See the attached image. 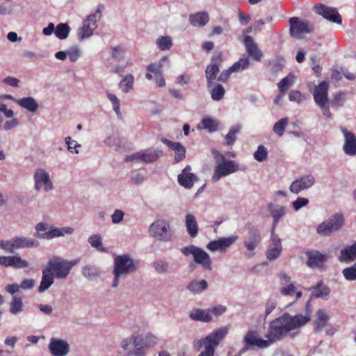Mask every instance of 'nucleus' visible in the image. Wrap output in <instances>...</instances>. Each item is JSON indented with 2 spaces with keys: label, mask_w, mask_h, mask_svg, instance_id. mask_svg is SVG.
Segmentation results:
<instances>
[{
  "label": "nucleus",
  "mask_w": 356,
  "mask_h": 356,
  "mask_svg": "<svg viewBox=\"0 0 356 356\" xmlns=\"http://www.w3.org/2000/svg\"><path fill=\"white\" fill-rule=\"evenodd\" d=\"M134 76L131 74H127L122 77L119 83V88L124 93L129 92L134 88Z\"/></svg>",
  "instance_id": "nucleus-39"
},
{
  "label": "nucleus",
  "mask_w": 356,
  "mask_h": 356,
  "mask_svg": "<svg viewBox=\"0 0 356 356\" xmlns=\"http://www.w3.org/2000/svg\"><path fill=\"white\" fill-rule=\"evenodd\" d=\"M338 260L343 263H350L356 260V242L343 248L338 257Z\"/></svg>",
  "instance_id": "nucleus-29"
},
{
  "label": "nucleus",
  "mask_w": 356,
  "mask_h": 356,
  "mask_svg": "<svg viewBox=\"0 0 356 356\" xmlns=\"http://www.w3.org/2000/svg\"><path fill=\"white\" fill-rule=\"evenodd\" d=\"M268 150L264 145H259L254 153V158L259 162H262L267 159Z\"/></svg>",
  "instance_id": "nucleus-57"
},
{
  "label": "nucleus",
  "mask_w": 356,
  "mask_h": 356,
  "mask_svg": "<svg viewBox=\"0 0 356 356\" xmlns=\"http://www.w3.org/2000/svg\"><path fill=\"white\" fill-rule=\"evenodd\" d=\"M271 216L273 218L272 232H275V228L279 222L280 219L284 217L286 212L287 208L282 205H273L270 204L268 207Z\"/></svg>",
  "instance_id": "nucleus-30"
},
{
  "label": "nucleus",
  "mask_w": 356,
  "mask_h": 356,
  "mask_svg": "<svg viewBox=\"0 0 356 356\" xmlns=\"http://www.w3.org/2000/svg\"><path fill=\"white\" fill-rule=\"evenodd\" d=\"M16 103L29 112L35 113L39 108L37 101L32 97L17 99Z\"/></svg>",
  "instance_id": "nucleus-33"
},
{
  "label": "nucleus",
  "mask_w": 356,
  "mask_h": 356,
  "mask_svg": "<svg viewBox=\"0 0 356 356\" xmlns=\"http://www.w3.org/2000/svg\"><path fill=\"white\" fill-rule=\"evenodd\" d=\"M124 212L121 209H115L111 215V221L113 224H118L124 219Z\"/></svg>",
  "instance_id": "nucleus-64"
},
{
  "label": "nucleus",
  "mask_w": 356,
  "mask_h": 356,
  "mask_svg": "<svg viewBox=\"0 0 356 356\" xmlns=\"http://www.w3.org/2000/svg\"><path fill=\"white\" fill-rule=\"evenodd\" d=\"M342 274L348 281L356 280V262L351 266L345 268L342 270Z\"/></svg>",
  "instance_id": "nucleus-54"
},
{
  "label": "nucleus",
  "mask_w": 356,
  "mask_h": 356,
  "mask_svg": "<svg viewBox=\"0 0 356 356\" xmlns=\"http://www.w3.org/2000/svg\"><path fill=\"white\" fill-rule=\"evenodd\" d=\"M209 21V15L207 11L197 12L189 15V22L194 27H204Z\"/></svg>",
  "instance_id": "nucleus-28"
},
{
  "label": "nucleus",
  "mask_w": 356,
  "mask_h": 356,
  "mask_svg": "<svg viewBox=\"0 0 356 356\" xmlns=\"http://www.w3.org/2000/svg\"><path fill=\"white\" fill-rule=\"evenodd\" d=\"M67 56L72 62H75L81 56V50L76 47H74L67 50Z\"/></svg>",
  "instance_id": "nucleus-63"
},
{
  "label": "nucleus",
  "mask_w": 356,
  "mask_h": 356,
  "mask_svg": "<svg viewBox=\"0 0 356 356\" xmlns=\"http://www.w3.org/2000/svg\"><path fill=\"white\" fill-rule=\"evenodd\" d=\"M295 83V75L289 73L286 76L283 78L278 83L277 87L280 92H286V90Z\"/></svg>",
  "instance_id": "nucleus-43"
},
{
  "label": "nucleus",
  "mask_w": 356,
  "mask_h": 356,
  "mask_svg": "<svg viewBox=\"0 0 356 356\" xmlns=\"http://www.w3.org/2000/svg\"><path fill=\"white\" fill-rule=\"evenodd\" d=\"M48 346L53 356H66L70 352V345L63 339L52 338Z\"/></svg>",
  "instance_id": "nucleus-21"
},
{
  "label": "nucleus",
  "mask_w": 356,
  "mask_h": 356,
  "mask_svg": "<svg viewBox=\"0 0 356 356\" xmlns=\"http://www.w3.org/2000/svg\"><path fill=\"white\" fill-rule=\"evenodd\" d=\"M102 17V12L97 8L93 13L90 14L83 21V26L77 30V38L79 40L89 38L93 35L97 27V22Z\"/></svg>",
  "instance_id": "nucleus-11"
},
{
  "label": "nucleus",
  "mask_w": 356,
  "mask_h": 356,
  "mask_svg": "<svg viewBox=\"0 0 356 356\" xmlns=\"http://www.w3.org/2000/svg\"><path fill=\"white\" fill-rule=\"evenodd\" d=\"M218 122L211 118L207 116L197 125L199 129H207L209 132H215L218 129Z\"/></svg>",
  "instance_id": "nucleus-40"
},
{
  "label": "nucleus",
  "mask_w": 356,
  "mask_h": 356,
  "mask_svg": "<svg viewBox=\"0 0 356 356\" xmlns=\"http://www.w3.org/2000/svg\"><path fill=\"white\" fill-rule=\"evenodd\" d=\"M161 153L162 152L159 149H147L128 156L127 161H131L137 159L145 163H150L156 161L160 157Z\"/></svg>",
  "instance_id": "nucleus-18"
},
{
  "label": "nucleus",
  "mask_w": 356,
  "mask_h": 356,
  "mask_svg": "<svg viewBox=\"0 0 356 356\" xmlns=\"http://www.w3.org/2000/svg\"><path fill=\"white\" fill-rule=\"evenodd\" d=\"M208 288V283L205 280H193L188 286L187 289L193 294H199Z\"/></svg>",
  "instance_id": "nucleus-37"
},
{
  "label": "nucleus",
  "mask_w": 356,
  "mask_h": 356,
  "mask_svg": "<svg viewBox=\"0 0 356 356\" xmlns=\"http://www.w3.org/2000/svg\"><path fill=\"white\" fill-rule=\"evenodd\" d=\"M70 30L71 29L67 24L60 23L55 27L54 33L58 39L65 40L68 37Z\"/></svg>",
  "instance_id": "nucleus-45"
},
{
  "label": "nucleus",
  "mask_w": 356,
  "mask_h": 356,
  "mask_svg": "<svg viewBox=\"0 0 356 356\" xmlns=\"http://www.w3.org/2000/svg\"><path fill=\"white\" fill-rule=\"evenodd\" d=\"M228 327H222L211 332L207 337L194 341V348L199 351L202 346L204 350L199 356H214L215 349L218 346L220 341L228 333Z\"/></svg>",
  "instance_id": "nucleus-4"
},
{
  "label": "nucleus",
  "mask_w": 356,
  "mask_h": 356,
  "mask_svg": "<svg viewBox=\"0 0 356 356\" xmlns=\"http://www.w3.org/2000/svg\"><path fill=\"white\" fill-rule=\"evenodd\" d=\"M189 317L192 320L206 323L212 321V316H211L209 309H196L195 311L191 312L189 314Z\"/></svg>",
  "instance_id": "nucleus-38"
},
{
  "label": "nucleus",
  "mask_w": 356,
  "mask_h": 356,
  "mask_svg": "<svg viewBox=\"0 0 356 356\" xmlns=\"http://www.w3.org/2000/svg\"><path fill=\"white\" fill-rule=\"evenodd\" d=\"M219 66L216 65H209L205 70V75L207 81V87L211 88L213 85V81L216 79V75L219 72Z\"/></svg>",
  "instance_id": "nucleus-42"
},
{
  "label": "nucleus",
  "mask_w": 356,
  "mask_h": 356,
  "mask_svg": "<svg viewBox=\"0 0 356 356\" xmlns=\"http://www.w3.org/2000/svg\"><path fill=\"white\" fill-rule=\"evenodd\" d=\"M244 44L248 55L251 56L254 60L260 61L263 56V54L261 51L258 48L257 43L253 40L252 37L248 35L245 36Z\"/></svg>",
  "instance_id": "nucleus-27"
},
{
  "label": "nucleus",
  "mask_w": 356,
  "mask_h": 356,
  "mask_svg": "<svg viewBox=\"0 0 356 356\" xmlns=\"http://www.w3.org/2000/svg\"><path fill=\"white\" fill-rule=\"evenodd\" d=\"M40 242L31 237L17 236L8 240H0V249L6 252L14 253L20 249L37 248Z\"/></svg>",
  "instance_id": "nucleus-5"
},
{
  "label": "nucleus",
  "mask_w": 356,
  "mask_h": 356,
  "mask_svg": "<svg viewBox=\"0 0 356 356\" xmlns=\"http://www.w3.org/2000/svg\"><path fill=\"white\" fill-rule=\"evenodd\" d=\"M248 234L243 241L245 248L244 254L247 258L250 259L255 255V250L261 243L262 237L259 229L254 226L248 225Z\"/></svg>",
  "instance_id": "nucleus-10"
},
{
  "label": "nucleus",
  "mask_w": 356,
  "mask_h": 356,
  "mask_svg": "<svg viewBox=\"0 0 356 356\" xmlns=\"http://www.w3.org/2000/svg\"><path fill=\"white\" fill-rule=\"evenodd\" d=\"M34 189L36 191L48 193L53 190L54 185L49 173L44 169L38 168L33 174Z\"/></svg>",
  "instance_id": "nucleus-13"
},
{
  "label": "nucleus",
  "mask_w": 356,
  "mask_h": 356,
  "mask_svg": "<svg viewBox=\"0 0 356 356\" xmlns=\"http://www.w3.org/2000/svg\"><path fill=\"white\" fill-rule=\"evenodd\" d=\"M19 125V121L16 118H11L10 120L6 121L1 124V128L5 131H8L17 127Z\"/></svg>",
  "instance_id": "nucleus-59"
},
{
  "label": "nucleus",
  "mask_w": 356,
  "mask_h": 356,
  "mask_svg": "<svg viewBox=\"0 0 356 356\" xmlns=\"http://www.w3.org/2000/svg\"><path fill=\"white\" fill-rule=\"evenodd\" d=\"M309 320V316L307 315L291 316L288 313H284L270 323L265 337L270 339L272 343L287 336L293 337L298 334V330Z\"/></svg>",
  "instance_id": "nucleus-1"
},
{
  "label": "nucleus",
  "mask_w": 356,
  "mask_h": 356,
  "mask_svg": "<svg viewBox=\"0 0 356 356\" xmlns=\"http://www.w3.org/2000/svg\"><path fill=\"white\" fill-rule=\"evenodd\" d=\"M148 232L151 237L165 242L170 241L172 236L170 224L163 219L154 221L149 225Z\"/></svg>",
  "instance_id": "nucleus-9"
},
{
  "label": "nucleus",
  "mask_w": 356,
  "mask_h": 356,
  "mask_svg": "<svg viewBox=\"0 0 356 356\" xmlns=\"http://www.w3.org/2000/svg\"><path fill=\"white\" fill-rule=\"evenodd\" d=\"M107 97L112 103L113 109L116 113V115L118 117L121 116L120 103L119 99L115 95L110 92H107Z\"/></svg>",
  "instance_id": "nucleus-56"
},
{
  "label": "nucleus",
  "mask_w": 356,
  "mask_h": 356,
  "mask_svg": "<svg viewBox=\"0 0 356 356\" xmlns=\"http://www.w3.org/2000/svg\"><path fill=\"white\" fill-rule=\"evenodd\" d=\"M77 260L68 261L56 256L50 258L44 268L56 279H65L71 269L77 264Z\"/></svg>",
  "instance_id": "nucleus-6"
},
{
  "label": "nucleus",
  "mask_w": 356,
  "mask_h": 356,
  "mask_svg": "<svg viewBox=\"0 0 356 356\" xmlns=\"http://www.w3.org/2000/svg\"><path fill=\"white\" fill-rule=\"evenodd\" d=\"M65 142L67 145V149L72 154H79L78 147H81V145L77 143L76 140H72L71 137L67 136L65 138Z\"/></svg>",
  "instance_id": "nucleus-58"
},
{
  "label": "nucleus",
  "mask_w": 356,
  "mask_h": 356,
  "mask_svg": "<svg viewBox=\"0 0 356 356\" xmlns=\"http://www.w3.org/2000/svg\"><path fill=\"white\" fill-rule=\"evenodd\" d=\"M181 252L186 257L193 256L195 263L200 266L204 270H212V259L209 253L202 248L191 245L181 248Z\"/></svg>",
  "instance_id": "nucleus-7"
},
{
  "label": "nucleus",
  "mask_w": 356,
  "mask_h": 356,
  "mask_svg": "<svg viewBox=\"0 0 356 356\" xmlns=\"http://www.w3.org/2000/svg\"><path fill=\"white\" fill-rule=\"evenodd\" d=\"M163 143L166 144L172 149L175 151V159L177 162H179L184 159L185 157L186 148L178 142H172L168 139H163Z\"/></svg>",
  "instance_id": "nucleus-36"
},
{
  "label": "nucleus",
  "mask_w": 356,
  "mask_h": 356,
  "mask_svg": "<svg viewBox=\"0 0 356 356\" xmlns=\"http://www.w3.org/2000/svg\"><path fill=\"white\" fill-rule=\"evenodd\" d=\"M289 100L297 103H300L306 99L304 95L299 90H291L289 95Z\"/></svg>",
  "instance_id": "nucleus-61"
},
{
  "label": "nucleus",
  "mask_w": 356,
  "mask_h": 356,
  "mask_svg": "<svg viewBox=\"0 0 356 356\" xmlns=\"http://www.w3.org/2000/svg\"><path fill=\"white\" fill-rule=\"evenodd\" d=\"M185 225L189 236L195 238L197 236L199 229L196 218L192 213H188L185 217Z\"/></svg>",
  "instance_id": "nucleus-32"
},
{
  "label": "nucleus",
  "mask_w": 356,
  "mask_h": 356,
  "mask_svg": "<svg viewBox=\"0 0 356 356\" xmlns=\"http://www.w3.org/2000/svg\"><path fill=\"white\" fill-rule=\"evenodd\" d=\"M314 11L330 22L339 24L342 22L341 16L335 8L328 7L324 4H318L314 6Z\"/></svg>",
  "instance_id": "nucleus-20"
},
{
  "label": "nucleus",
  "mask_w": 356,
  "mask_h": 356,
  "mask_svg": "<svg viewBox=\"0 0 356 356\" xmlns=\"http://www.w3.org/2000/svg\"><path fill=\"white\" fill-rule=\"evenodd\" d=\"M309 290L314 291L311 294V298H325L330 293V289L323 281H319L315 286H312Z\"/></svg>",
  "instance_id": "nucleus-35"
},
{
  "label": "nucleus",
  "mask_w": 356,
  "mask_h": 356,
  "mask_svg": "<svg viewBox=\"0 0 356 356\" xmlns=\"http://www.w3.org/2000/svg\"><path fill=\"white\" fill-rule=\"evenodd\" d=\"M222 162H217L212 176L213 182L218 181L221 177H226L239 170L238 165L233 160H225L223 155H220Z\"/></svg>",
  "instance_id": "nucleus-12"
},
{
  "label": "nucleus",
  "mask_w": 356,
  "mask_h": 356,
  "mask_svg": "<svg viewBox=\"0 0 356 356\" xmlns=\"http://www.w3.org/2000/svg\"><path fill=\"white\" fill-rule=\"evenodd\" d=\"M0 266L4 268L24 269L29 268L30 263L19 254L1 256L0 255Z\"/></svg>",
  "instance_id": "nucleus-17"
},
{
  "label": "nucleus",
  "mask_w": 356,
  "mask_h": 356,
  "mask_svg": "<svg viewBox=\"0 0 356 356\" xmlns=\"http://www.w3.org/2000/svg\"><path fill=\"white\" fill-rule=\"evenodd\" d=\"M154 267L159 273H167L169 270V264L168 262L159 260L154 263Z\"/></svg>",
  "instance_id": "nucleus-60"
},
{
  "label": "nucleus",
  "mask_w": 356,
  "mask_h": 356,
  "mask_svg": "<svg viewBox=\"0 0 356 356\" xmlns=\"http://www.w3.org/2000/svg\"><path fill=\"white\" fill-rule=\"evenodd\" d=\"M10 312L13 315H17L23 311V302L22 298L13 296L10 304Z\"/></svg>",
  "instance_id": "nucleus-48"
},
{
  "label": "nucleus",
  "mask_w": 356,
  "mask_h": 356,
  "mask_svg": "<svg viewBox=\"0 0 356 356\" xmlns=\"http://www.w3.org/2000/svg\"><path fill=\"white\" fill-rule=\"evenodd\" d=\"M54 275L44 268L42 270V279L38 287V292L43 293L47 291L54 284Z\"/></svg>",
  "instance_id": "nucleus-34"
},
{
  "label": "nucleus",
  "mask_w": 356,
  "mask_h": 356,
  "mask_svg": "<svg viewBox=\"0 0 356 356\" xmlns=\"http://www.w3.org/2000/svg\"><path fill=\"white\" fill-rule=\"evenodd\" d=\"M156 343V338L152 334L143 337L135 334L128 339H123L120 345L127 356H145L148 349Z\"/></svg>",
  "instance_id": "nucleus-2"
},
{
  "label": "nucleus",
  "mask_w": 356,
  "mask_h": 356,
  "mask_svg": "<svg viewBox=\"0 0 356 356\" xmlns=\"http://www.w3.org/2000/svg\"><path fill=\"white\" fill-rule=\"evenodd\" d=\"M328 87L329 84L326 81H322L315 86L312 95L317 105L328 103Z\"/></svg>",
  "instance_id": "nucleus-25"
},
{
  "label": "nucleus",
  "mask_w": 356,
  "mask_h": 356,
  "mask_svg": "<svg viewBox=\"0 0 356 356\" xmlns=\"http://www.w3.org/2000/svg\"><path fill=\"white\" fill-rule=\"evenodd\" d=\"M36 236L39 238L46 240H50L54 238L60 237V228L51 227L47 232L37 234Z\"/></svg>",
  "instance_id": "nucleus-49"
},
{
  "label": "nucleus",
  "mask_w": 356,
  "mask_h": 356,
  "mask_svg": "<svg viewBox=\"0 0 356 356\" xmlns=\"http://www.w3.org/2000/svg\"><path fill=\"white\" fill-rule=\"evenodd\" d=\"M82 275L87 279L93 280L100 276L101 272L94 266H86L82 268Z\"/></svg>",
  "instance_id": "nucleus-46"
},
{
  "label": "nucleus",
  "mask_w": 356,
  "mask_h": 356,
  "mask_svg": "<svg viewBox=\"0 0 356 356\" xmlns=\"http://www.w3.org/2000/svg\"><path fill=\"white\" fill-rule=\"evenodd\" d=\"M250 65V59L247 55H243L240 59L231 66V71L238 72L243 71L249 67Z\"/></svg>",
  "instance_id": "nucleus-41"
},
{
  "label": "nucleus",
  "mask_w": 356,
  "mask_h": 356,
  "mask_svg": "<svg viewBox=\"0 0 356 356\" xmlns=\"http://www.w3.org/2000/svg\"><path fill=\"white\" fill-rule=\"evenodd\" d=\"M330 316L322 309H318L316 314L314 321V329L317 331H322L328 325Z\"/></svg>",
  "instance_id": "nucleus-31"
},
{
  "label": "nucleus",
  "mask_w": 356,
  "mask_h": 356,
  "mask_svg": "<svg viewBox=\"0 0 356 356\" xmlns=\"http://www.w3.org/2000/svg\"><path fill=\"white\" fill-rule=\"evenodd\" d=\"M241 129L240 125H236L232 127L228 134L225 136L226 144L229 146L233 145L236 140V134H238Z\"/></svg>",
  "instance_id": "nucleus-52"
},
{
  "label": "nucleus",
  "mask_w": 356,
  "mask_h": 356,
  "mask_svg": "<svg viewBox=\"0 0 356 356\" xmlns=\"http://www.w3.org/2000/svg\"><path fill=\"white\" fill-rule=\"evenodd\" d=\"M210 88V94L213 100L220 101L223 98L225 90L222 85L213 83V85Z\"/></svg>",
  "instance_id": "nucleus-44"
},
{
  "label": "nucleus",
  "mask_w": 356,
  "mask_h": 356,
  "mask_svg": "<svg viewBox=\"0 0 356 356\" xmlns=\"http://www.w3.org/2000/svg\"><path fill=\"white\" fill-rule=\"evenodd\" d=\"M282 250L281 241L275 232H272L270 243L266 251V258L270 261L277 259Z\"/></svg>",
  "instance_id": "nucleus-22"
},
{
  "label": "nucleus",
  "mask_w": 356,
  "mask_h": 356,
  "mask_svg": "<svg viewBox=\"0 0 356 356\" xmlns=\"http://www.w3.org/2000/svg\"><path fill=\"white\" fill-rule=\"evenodd\" d=\"M344 222L343 214L341 212H337L319 224L316 228V232L321 236H328L342 228Z\"/></svg>",
  "instance_id": "nucleus-8"
},
{
  "label": "nucleus",
  "mask_w": 356,
  "mask_h": 356,
  "mask_svg": "<svg viewBox=\"0 0 356 356\" xmlns=\"http://www.w3.org/2000/svg\"><path fill=\"white\" fill-rule=\"evenodd\" d=\"M90 245L97 250L106 252L107 249L103 246L101 236L99 234H93L88 238Z\"/></svg>",
  "instance_id": "nucleus-50"
},
{
  "label": "nucleus",
  "mask_w": 356,
  "mask_h": 356,
  "mask_svg": "<svg viewBox=\"0 0 356 356\" xmlns=\"http://www.w3.org/2000/svg\"><path fill=\"white\" fill-rule=\"evenodd\" d=\"M340 130L345 138V143L343 147L344 152L349 156L356 155V137L345 127H340Z\"/></svg>",
  "instance_id": "nucleus-24"
},
{
  "label": "nucleus",
  "mask_w": 356,
  "mask_h": 356,
  "mask_svg": "<svg viewBox=\"0 0 356 356\" xmlns=\"http://www.w3.org/2000/svg\"><path fill=\"white\" fill-rule=\"evenodd\" d=\"M277 307V300L274 298H269L267 299L265 303V311L263 315L264 319L268 317V315L271 314V312L276 308Z\"/></svg>",
  "instance_id": "nucleus-55"
},
{
  "label": "nucleus",
  "mask_w": 356,
  "mask_h": 356,
  "mask_svg": "<svg viewBox=\"0 0 356 356\" xmlns=\"http://www.w3.org/2000/svg\"><path fill=\"white\" fill-rule=\"evenodd\" d=\"M104 143L115 151L118 152L122 148V140L116 135L112 134L104 140Z\"/></svg>",
  "instance_id": "nucleus-47"
},
{
  "label": "nucleus",
  "mask_w": 356,
  "mask_h": 356,
  "mask_svg": "<svg viewBox=\"0 0 356 356\" xmlns=\"http://www.w3.org/2000/svg\"><path fill=\"white\" fill-rule=\"evenodd\" d=\"M306 255L307 257V265L311 268H323V264L327 259L326 254L317 250L308 251Z\"/></svg>",
  "instance_id": "nucleus-23"
},
{
  "label": "nucleus",
  "mask_w": 356,
  "mask_h": 356,
  "mask_svg": "<svg viewBox=\"0 0 356 356\" xmlns=\"http://www.w3.org/2000/svg\"><path fill=\"white\" fill-rule=\"evenodd\" d=\"M197 180V177L191 172L190 165L186 166L181 174L178 175L179 184L186 188H191Z\"/></svg>",
  "instance_id": "nucleus-26"
},
{
  "label": "nucleus",
  "mask_w": 356,
  "mask_h": 356,
  "mask_svg": "<svg viewBox=\"0 0 356 356\" xmlns=\"http://www.w3.org/2000/svg\"><path fill=\"white\" fill-rule=\"evenodd\" d=\"M243 342L252 348L254 347L266 348L273 344L270 339H262L259 338L258 333L255 330H248L243 337Z\"/></svg>",
  "instance_id": "nucleus-19"
},
{
  "label": "nucleus",
  "mask_w": 356,
  "mask_h": 356,
  "mask_svg": "<svg viewBox=\"0 0 356 356\" xmlns=\"http://www.w3.org/2000/svg\"><path fill=\"white\" fill-rule=\"evenodd\" d=\"M315 182L316 178L313 175H305L299 177L291 184L289 191L293 194H298L303 191L312 188Z\"/></svg>",
  "instance_id": "nucleus-16"
},
{
  "label": "nucleus",
  "mask_w": 356,
  "mask_h": 356,
  "mask_svg": "<svg viewBox=\"0 0 356 356\" xmlns=\"http://www.w3.org/2000/svg\"><path fill=\"white\" fill-rule=\"evenodd\" d=\"M238 240L237 235H231L227 237H221L216 240L209 241L206 248L211 252L225 253L232 245Z\"/></svg>",
  "instance_id": "nucleus-15"
},
{
  "label": "nucleus",
  "mask_w": 356,
  "mask_h": 356,
  "mask_svg": "<svg viewBox=\"0 0 356 356\" xmlns=\"http://www.w3.org/2000/svg\"><path fill=\"white\" fill-rule=\"evenodd\" d=\"M309 201L307 198L298 197L295 201L293 202L292 206L295 211L300 210L302 207L307 206Z\"/></svg>",
  "instance_id": "nucleus-62"
},
{
  "label": "nucleus",
  "mask_w": 356,
  "mask_h": 356,
  "mask_svg": "<svg viewBox=\"0 0 356 356\" xmlns=\"http://www.w3.org/2000/svg\"><path fill=\"white\" fill-rule=\"evenodd\" d=\"M289 122L287 118L280 119L273 126V131L279 136H282L284 134L286 127Z\"/></svg>",
  "instance_id": "nucleus-53"
},
{
  "label": "nucleus",
  "mask_w": 356,
  "mask_h": 356,
  "mask_svg": "<svg viewBox=\"0 0 356 356\" xmlns=\"http://www.w3.org/2000/svg\"><path fill=\"white\" fill-rule=\"evenodd\" d=\"M290 33L291 36L301 39L303 34L312 33L314 28V25L305 20H302L297 17H293L289 19Z\"/></svg>",
  "instance_id": "nucleus-14"
},
{
  "label": "nucleus",
  "mask_w": 356,
  "mask_h": 356,
  "mask_svg": "<svg viewBox=\"0 0 356 356\" xmlns=\"http://www.w3.org/2000/svg\"><path fill=\"white\" fill-rule=\"evenodd\" d=\"M138 268V262L129 254L118 255L114 258L113 287L118 286L120 280L134 273Z\"/></svg>",
  "instance_id": "nucleus-3"
},
{
  "label": "nucleus",
  "mask_w": 356,
  "mask_h": 356,
  "mask_svg": "<svg viewBox=\"0 0 356 356\" xmlns=\"http://www.w3.org/2000/svg\"><path fill=\"white\" fill-rule=\"evenodd\" d=\"M156 44L161 51L169 50L172 46V40L170 36H160L156 39Z\"/></svg>",
  "instance_id": "nucleus-51"
}]
</instances>
